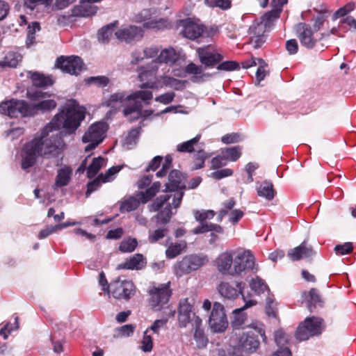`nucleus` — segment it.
Returning <instances> with one entry per match:
<instances>
[{
    "label": "nucleus",
    "mask_w": 356,
    "mask_h": 356,
    "mask_svg": "<svg viewBox=\"0 0 356 356\" xmlns=\"http://www.w3.org/2000/svg\"><path fill=\"white\" fill-rule=\"evenodd\" d=\"M243 215L244 212L241 209H234L229 213V220L233 225H236Z\"/></svg>",
    "instance_id": "64"
},
{
    "label": "nucleus",
    "mask_w": 356,
    "mask_h": 356,
    "mask_svg": "<svg viewBox=\"0 0 356 356\" xmlns=\"http://www.w3.org/2000/svg\"><path fill=\"white\" fill-rule=\"evenodd\" d=\"M183 195L182 191L162 195L148 205L147 207L150 212L158 211L157 214L154 216L158 225H165L170 222L172 216V207L177 209L180 206Z\"/></svg>",
    "instance_id": "3"
},
{
    "label": "nucleus",
    "mask_w": 356,
    "mask_h": 356,
    "mask_svg": "<svg viewBox=\"0 0 356 356\" xmlns=\"http://www.w3.org/2000/svg\"><path fill=\"white\" fill-rule=\"evenodd\" d=\"M159 68L156 63L153 60L151 63L149 67H146L144 66H141L138 69V79L143 82V83H146L147 81H153L151 79L152 77H154L156 74ZM155 80H154V81Z\"/></svg>",
    "instance_id": "31"
},
{
    "label": "nucleus",
    "mask_w": 356,
    "mask_h": 356,
    "mask_svg": "<svg viewBox=\"0 0 356 356\" xmlns=\"http://www.w3.org/2000/svg\"><path fill=\"white\" fill-rule=\"evenodd\" d=\"M0 113L10 118L28 117L30 116L29 104L24 100L6 101L0 104Z\"/></svg>",
    "instance_id": "10"
},
{
    "label": "nucleus",
    "mask_w": 356,
    "mask_h": 356,
    "mask_svg": "<svg viewBox=\"0 0 356 356\" xmlns=\"http://www.w3.org/2000/svg\"><path fill=\"white\" fill-rule=\"evenodd\" d=\"M148 330L144 332L143 337L141 341V350L143 352L149 353L153 348V341L150 335L147 334Z\"/></svg>",
    "instance_id": "53"
},
{
    "label": "nucleus",
    "mask_w": 356,
    "mask_h": 356,
    "mask_svg": "<svg viewBox=\"0 0 356 356\" xmlns=\"http://www.w3.org/2000/svg\"><path fill=\"white\" fill-rule=\"evenodd\" d=\"M27 98L31 101L29 104L30 116H34L40 113L51 112L57 106L54 95L40 90L27 91Z\"/></svg>",
    "instance_id": "4"
},
{
    "label": "nucleus",
    "mask_w": 356,
    "mask_h": 356,
    "mask_svg": "<svg viewBox=\"0 0 356 356\" xmlns=\"http://www.w3.org/2000/svg\"><path fill=\"white\" fill-rule=\"evenodd\" d=\"M140 202L139 197L130 196L121 202L120 210L122 213L131 212L137 209Z\"/></svg>",
    "instance_id": "35"
},
{
    "label": "nucleus",
    "mask_w": 356,
    "mask_h": 356,
    "mask_svg": "<svg viewBox=\"0 0 356 356\" xmlns=\"http://www.w3.org/2000/svg\"><path fill=\"white\" fill-rule=\"evenodd\" d=\"M192 313V305L187 298L181 300L179 307V323L181 327H186L190 322Z\"/></svg>",
    "instance_id": "28"
},
{
    "label": "nucleus",
    "mask_w": 356,
    "mask_h": 356,
    "mask_svg": "<svg viewBox=\"0 0 356 356\" xmlns=\"http://www.w3.org/2000/svg\"><path fill=\"white\" fill-rule=\"evenodd\" d=\"M31 78L33 84L36 87H45L53 84L51 77L37 72L33 73Z\"/></svg>",
    "instance_id": "43"
},
{
    "label": "nucleus",
    "mask_w": 356,
    "mask_h": 356,
    "mask_svg": "<svg viewBox=\"0 0 356 356\" xmlns=\"http://www.w3.org/2000/svg\"><path fill=\"white\" fill-rule=\"evenodd\" d=\"M207 156L204 151L200 150L194 155V169H200L204 166Z\"/></svg>",
    "instance_id": "56"
},
{
    "label": "nucleus",
    "mask_w": 356,
    "mask_h": 356,
    "mask_svg": "<svg viewBox=\"0 0 356 356\" xmlns=\"http://www.w3.org/2000/svg\"><path fill=\"white\" fill-rule=\"evenodd\" d=\"M243 297L244 296H243ZM243 300L245 302V305L233 312L234 318L232 321V325L235 328H239L246 320V315L242 311L257 304V301L254 300H246L245 298H243Z\"/></svg>",
    "instance_id": "27"
},
{
    "label": "nucleus",
    "mask_w": 356,
    "mask_h": 356,
    "mask_svg": "<svg viewBox=\"0 0 356 356\" xmlns=\"http://www.w3.org/2000/svg\"><path fill=\"white\" fill-rule=\"evenodd\" d=\"M221 153L224 156L226 161H236L242 154V147L235 146L229 148L222 149Z\"/></svg>",
    "instance_id": "39"
},
{
    "label": "nucleus",
    "mask_w": 356,
    "mask_h": 356,
    "mask_svg": "<svg viewBox=\"0 0 356 356\" xmlns=\"http://www.w3.org/2000/svg\"><path fill=\"white\" fill-rule=\"evenodd\" d=\"M86 110L73 99L68 100L60 111L42 131L39 138L27 143L22 150V168L27 169L33 166L38 157L54 159L55 165H59L63 160V141L58 135L47 138L53 130L63 128L68 134L74 133L85 118Z\"/></svg>",
    "instance_id": "1"
},
{
    "label": "nucleus",
    "mask_w": 356,
    "mask_h": 356,
    "mask_svg": "<svg viewBox=\"0 0 356 356\" xmlns=\"http://www.w3.org/2000/svg\"><path fill=\"white\" fill-rule=\"evenodd\" d=\"M106 131V124L97 122L92 124L82 138L83 143L89 144L85 147L86 152L95 149L104 139Z\"/></svg>",
    "instance_id": "9"
},
{
    "label": "nucleus",
    "mask_w": 356,
    "mask_h": 356,
    "mask_svg": "<svg viewBox=\"0 0 356 356\" xmlns=\"http://www.w3.org/2000/svg\"><path fill=\"white\" fill-rule=\"evenodd\" d=\"M200 135L188 141L184 142L177 145V151L179 152H192L194 150V146L199 142Z\"/></svg>",
    "instance_id": "45"
},
{
    "label": "nucleus",
    "mask_w": 356,
    "mask_h": 356,
    "mask_svg": "<svg viewBox=\"0 0 356 356\" xmlns=\"http://www.w3.org/2000/svg\"><path fill=\"white\" fill-rule=\"evenodd\" d=\"M124 165L113 166L105 173H101L99 178L102 179V182L107 183L115 179L116 175L123 168Z\"/></svg>",
    "instance_id": "46"
},
{
    "label": "nucleus",
    "mask_w": 356,
    "mask_h": 356,
    "mask_svg": "<svg viewBox=\"0 0 356 356\" xmlns=\"http://www.w3.org/2000/svg\"><path fill=\"white\" fill-rule=\"evenodd\" d=\"M209 324L214 332H222L227 327L228 321L224 307L220 302H214L209 316Z\"/></svg>",
    "instance_id": "12"
},
{
    "label": "nucleus",
    "mask_w": 356,
    "mask_h": 356,
    "mask_svg": "<svg viewBox=\"0 0 356 356\" xmlns=\"http://www.w3.org/2000/svg\"><path fill=\"white\" fill-rule=\"evenodd\" d=\"M194 339H195L197 345L199 348H202L207 346V339L206 338L202 329H195L194 333Z\"/></svg>",
    "instance_id": "55"
},
{
    "label": "nucleus",
    "mask_w": 356,
    "mask_h": 356,
    "mask_svg": "<svg viewBox=\"0 0 356 356\" xmlns=\"http://www.w3.org/2000/svg\"><path fill=\"white\" fill-rule=\"evenodd\" d=\"M297 37L301 44L308 49L314 47L317 39L314 36V33L309 24L299 23L296 27Z\"/></svg>",
    "instance_id": "17"
},
{
    "label": "nucleus",
    "mask_w": 356,
    "mask_h": 356,
    "mask_svg": "<svg viewBox=\"0 0 356 356\" xmlns=\"http://www.w3.org/2000/svg\"><path fill=\"white\" fill-rule=\"evenodd\" d=\"M180 24L183 26L181 31L183 35L191 40L197 38L204 31L203 25L198 22L193 21L190 18L180 21Z\"/></svg>",
    "instance_id": "19"
},
{
    "label": "nucleus",
    "mask_w": 356,
    "mask_h": 356,
    "mask_svg": "<svg viewBox=\"0 0 356 356\" xmlns=\"http://www.w3.org/2000/svg\"><path fill=\"white\" fill-rule=\"evenodd\" d=\"M149 303L155 311H159L168 302L172 294L171 283L152 282L148 289Z\"/></svg>",
    "instance_id": "5"
},
{
    "label": "nucleus",
    "mask_w": 356,
    "mask_h": 356,
    "mask_svg": "<svg viewBox=\"0 0 356 356\" xmlns=\"http://www.w3.org/2000/svg\"><path fill=\"white\" fill-rule=\"evenodd\" d=\"M96 7L92 6L87 0L82 1L79 5L76 6L72 10V15L74 17H89L96 13Z\"/></svg>",
    "instance_id": "29"
},
{
    "label": "nucleus",
    "mask_w": 356,
    "mask_h": 356,
    "mask_svg": "<svg viewBox=\"0 0 356 356\" xmlns=\"http://www.w3.org/2000/svg\"><path fill=\"white\" fill-rule=\"evenodd\" d=\"M181 181V174L178 170H172L169 175L168 182L165 184L166 191H174L179 187Z\"/></svg>",
    "instance_id": "37"
},
{
    "label": "nucleus",
    "mask_w": 356,
    "mask_h": 356,
    "mask_svg": "<svg viewBox=\"0 0 356 356\" xmlns=\"http://www.w3.org/2000/svg\"><path fill=\"white\" fill-rule=\"evenodd\" d=\"M159 51L160 48L155 45L146 47L143 51L136 50L131 54L132 59L131 63L132 64H138L145 59L153 58L159 56Z\"/></svg>",
    "instance_id": "21"
},
{
    "label": "nucleus",
    "mask_w": 356,
    "mask_h": 356,
    "mask_svg": "<svg viewBox=\"0 0 356 356\" xmlns=\"http://www.w3.org/2000/svg\"><path fill=\"white\" fill-rule=\"evenodd\" d=\"M161 184L160 182L156 181L154 182L145 191L138 193L137 196L139 197L142 203L145 204L151 200L159 192Z\"/></svg>",
    "instance_id": "34"
},
{
    "label": "nucleus",
    "mask_w": 356,
    "mask_h": 356,
    "mask_svg": "<svg viewBox=\"0 0 356 356\" xmlns=\"http://www.w3.org/2000/svg\"><path fill=\"white\" fill-rule=\"evenodd\" d=\"M21 60V56L13 52H9L4 58L0 61V67H16Z\"/></svg>",
    "instance_id": "42"
},
{
    "label": "nucleus",
    "mask_w": 356,
    "mask_h": 356,
    "mask_svg": "<svg viewBox=\"0 0 356 356\" xmlns=\"http://www.w3.org/2000/svg\"><path fill=\"white\" fill-rule=\"evenodd\" d=\"M215 214L216 213L213 210H197L194 211L195 219L200 222H206L207 220L212 219Z\"/></svg>",
    "instance_id": "52"
},
{
    "label": "nucleus",
    "mask_w": 356,
    "mask_h": 356,
    "mask_svg": "<svg viewBox=\"0 0 356 356\" xmlns=\"http://www.w3.org/2000/svg\"><path fill=\"white\" fill-rule=\"evenodd\" d=\"M209 262V258L204 254H191L184 257L177 264L175 268L177 276L189 274L197 270Z\"/></svg>",
    "instance_id": "6"
},
{
    "label": "nucleus",
    "mask_w": 356,
    "mask_h": 356,
    "mask_svg": "<svg viewBox=\"0 0 356 356\" xmlns=\"http://www.w3.org/2000/svg\"><path fill=\"white\" fill-rule=\"evenodd\" d=\"M103 104L108 107H111L114 110H119L122 107L127 108L131 106L130 100L128 95L124 92H116L111 95L107 99H106Z\"/></svg>",
    "instance_id": "20"
},
{
    "label": "nucleus",
    "mask_w": 356,
    "mask_h": 356,
    "mask_svg": "<svg viewBox=\"0 0 356 356\" xmlns=\"http://www.w3.org/2000/svg\"><path fill=\"white\" fill-rule=\"evenodd\" d=\"M203 65H197L194 63H190L185 67V72L188 74L193 75L191 81L194 83L202 82L205 80L206 77H209V74L204 73Z\"/></svg>",
    "instance_id": "25"
},
{
    "label": "nucleus",
    "mask_w": 356,
    "mask_h": 356,
    "mask_svg": "<svg viewBox=\"0 0 356 356\" xmlns=\"http://www.w3.org/2000/svg\"><path fill=\"white\" fill-rule=\"evenodd\" d=\"M136 328L133 324H127L115 329L114 337L122 338L132 335Z\"/></svg>",
    "instance_id": "49"
},
{
    "label": "nucleus",
    "mask_w": 356,
    "mask_h": 356,
    "mask_svg": "<svg viewBox=\"0 0 356 356\" xmlns=\"http://www.w3.org/2000/svg\"><path fill=\"white\" fill-rule=\"evenodd\" d=\"M275 341L280 349L284 348L283 346L288 343V337L282 330H280L275 332Z\"/></svg>",
    "instance_id": "58"
},
{
    "label": "nucleus",
    "mask_w": 356,
    "mask_h": 356,
    "mask_svg": "<svg viewBox=\"0 0 356 356\" xmlns=\"http://www.w3.org/2000/svg\"><path fill=\"white\" fill-rule=\"evenodd\" d=\"M186 83V81L179 80L170 76H162L156 78L154 81H147L142 83L140 88L158 89L166 86L175 90H183Z\"/></svg>",
    "instance_id": "16"
},
{
    "label": "nucleus",
    "mask_w": 356,
    "mask_h": 356,
    "mask_svg": "<svg viewBox=\"0 0 356 356\" xmlns=\"http://www.w3.org/2000/svg\"><path fill=\"white\" fill-rule=\"evenodd\" d=\"M257 191L259 196L263 197L268 200L273 199L276 194L273 184L268 181L261 182L257 186Z\"/></svg>",
    "instance_id": "33"
},
{
    "label": "nucleus",
    "mask_w": 356,
    "mask_h": 356,
    "mask_svg": "<svg viewBox=\"0 0 356 356\" xmlns=\"http://www.w3.org/2000/svg\"><path fill=\"white\" fill-rule=\"evenodd\" d=\"M355 8V4L353 2H349L344 5L343 7L339 8L333 15L332 18L334 20L343 17L353 11Z\"/></svg>",
    "instance_id": "51"
},
{
    "label": "nucleus",
    "mask_w": 356,
    "mask_h": 356,
    "mask_svg": "<svg viewBox=\"0 0 356 356\" xmlns=\"http://www.w3.org/2000/svg\"><path fill=\"white\" fill-rule=\"evenodd\" d=\"M250 286L251 289L257 293H264L268 289L267 285L259 278L253 279Z\"/></svg>",
    "instance_id": "54"
},
{
    "label": "nucleus",
    "mask_w": 356,
    "mask_h": 356,
    "mask_svg": "<svg viewBox=\"0 0 356 356\" xmlns=\"http://www.w3.org/2000/svg\"><path fill=\"white\" fill-rule=\"evenodd\" d=\"M117 24V22L114 23H111L102 29H100L98 32V40L102 43H108L110 39L113 36V33L114 32V28Z\"/></svg>",
    "instance_id": "41"
},
{
    "label": "nucleus",
    "mask_w": 356,
    "mask_h": 356,
    "mask_svg": "<svg viewBox=\"0 0 356 356\" xmlns=\"http://www.w3.org/2000/svg\"><path fill=\"white\" fill-rule=\"evenodd\" d=\"M115 35L120 41L130 42L142 38L143 31L137 26H129L118 30L115 32Z\"/></svg>",
    "instance_id": "22"
},
{
    "label": "nucleus",
    "mask_w": 356,
    "mask_h": 356,
    "mask_svg": "<svg viewBox=\"0 0 356 356\" xmlns=\"http://www.w3.org/2000/svg\"><path fill=\"white\" fill-rule=\"evenodd\" d=\"M323 329L322 318L315 316L308 317L298 325L296 335L300 341L307 340L311 337L320 334Z\"/></svg>",
    "instance_id": "8"
},
{
    "label": "nucleus",
    "mask_w": 356,
    "mask_h": 356,
    "mask_svg": "<svg viewBox=\"0 0 356 356\" xmlns=\"http://www.w3.org/2000/svg\"><path fill=\"white\" fill-rule=\"evenodd\" d=\"M196 51L200 63L205 69L215 66L223 58V56L218 53L212 45L199 47Z\"/></svg>",
    "instance_id": "15"
},
{
    "label": "nucleus",
    "mask_w": 356,
    "mask_h": 356,
    "mask_svg": "<svg viewBox=\"0 0 356 356\" xmlns=\"http://www.w3.org/2000/svg\"><path fill=\"white\" fill-rule=\"evenodd\" d=\"M304 300L307 303V307L310 312H313L316 306H323L322 298L316 289L312 288L309 291H305L302 293Z\"/></svg>",
    "instance_id": "30"
},
{
    "label": "nucleus",
    "mask_w": 356,
    "mask_h": 356,
    "mask_svg": "<svg viewBox=\"0 0 356 356\" xmlns=\"http://www.w3.org/2000/svg\"><path fill=\"white\" fill-rule=\"evenodd\" d=\"M214 266L222 275L238 277L255 267V257L248 250H227L214 260Z\"/></svg>",
    "instance_id": "2"
},
{
    "label": "nucleus",
    "mask_w": 356,
    "mask_h": 356,
    "mask_svg": "<svg viewBox=\"0 0 356 356\" xmlns=\"http://www.w3.org/2000/svg\"><path fill=\"white\" fill-rule=\"evenodd\" d=\"M138 245V241L136 238H129L123 240L119 246V250L122 252H132Z\"/></svg>",
    "instance_id": "50"
},
{
    "label": "nucleus",
    "mask_w": 356,
    "mask_h": 356,
    "mask_svg": "<svg viewBox=\"0 0 356 356\" xmlns=\"http://www.w3.org/2000/svg\"><path fill=\"white\" fill-rule=\"evenodd\" d=\"M136 292L134 284L131 281L118 279L110 284L109 295L117 300H129Z\"/></svg>",
    "instance_id": "11"
},
{
    "label": "nucleus",
    "mask_w": 356,
    "mask_h": 356,
    "mask_svg": "<svg viewBox=\"0 0 356 356\" xmlns=\"http://www.w3.org/2000/svg\"><path fill=\"white\" fill-rule=\"evenodd\" d=\"M168 233L166 227H160L154 230H149L148 234V241L151 243H156L164 238Z\"/></svg>",
    "instance_id": "48"
},
{
    "label": "nucleus",
    "mask_w": 356,
    "mask_h": 356,
    "mask_svg": "<svg viewBox=\"0 0 356 356\" xmlns=\"http://www.w3.org/2000/svg\"><path fill=\"white\" fill-rule=\"evenodd\" d=\"M108 79L104 76H92L88 79V83L103 87L108 83Z\"/></svg>",
    "instance_id": "62"
},
{
    "label": "nucleus",
    "mask_w": 356,
    "mask_h": 356,
    "mask_svg": "<svg viewBox=\"0 0 356 356\" xmlns=\"http://www.w3.org/2000/svg\"><path fill=\"white\" fill-rule=\"evenodd\" d=\"M146 260L141 254H136L119 264L118 269L140 270L146 265Z\"/></svg>",
    "instance_id": "24"
},
{
    "label": "nucleus",
    "mask_w": 356,
    "mask_h": 356,
    "mask_svg": "<svg viewBox=\"0 0 356 356\" xmlns=\"http://www.w3.org/2000/svg\"><path fill=\"white\" fill-rule=\"evenodd\" d=\"M273 15V13H268L262 17L260 22H254L249 29L250 35H263L266 31V24L270 21Z\"/></svg>",
    "instance_id": "32"
},
{
    "label": "nucleus",
    "mask_w": 356,
    "mask_h": 356,
    "mask_svg": "<svg viewBox=\"0 0 356 356\" xmlns=\"http://www.w3.org/2000/svg\"><path fill=\"white\" fill-rule=\"evenodd\" d=\"M242 140V138L239 134L232 133L223 136L221 138V141L225 144L236 143Z\"/></svg>",
    "instance_id": "60"
},
{
    "label": "nucleus",
    "mask_w": 356,
    "mask_h": 356,
    "mask_svg": "<svg viewBox=\"0 0 356 356\" xmlns=\"http://www.w3.org/2000/svg\"><path fill=\"white\" fill-rule=\"evenodd\" d=\"M353 245L351 243H345L342 245H337L334 248V251L337 254L344 255L349 254L353 250Z\"/></svg>",
    "instance_id": "59"
},
{
    "label": "nucleus",
    "mask_w": 356,
    "mask_h": 356,
    "mask_svg": "<svg viewBox=\"0 0 356 356\" xmlns=\"http://www.w3.org/2000/svg\"><path fill=\"white\" fill-rule=\"evenodd\" d=\"M242 285V282H236V286H234L229 282L222 281L217 286V291L223 298L234 300L243 293V287Z\"/></svg>",
    "instance_id": "18"
},
{
    "label": "nucleus",
    "mask_w": 356,
    "mask_h": 356,
    "mask_svg": "<svg viewBox=\"0 0 356 356\" xmlns=\"http://www.w3.org/2000/svg\"><path fill=\"white\" fill-rule=\"evenodd\" d=\"M258 334H260L263 340L266 341V337L262 327H254V330L247 334H243L239 341V345L242 350L248 353L255 351L259 346V341L257 339Z\"/></svg>",
    "instance_id": "13"
},
{
    "label": "nucleus",
    "mask_w": 356,
    "mask_h": 356,
    "mask_svg": "<svg viewBox=\"0 0 356 356\" xmlns=\"http://www.w3.org/2000/svg\"><path fill=\"white\" fill-rule=\"evenodd\" d=\"M52 2L53 0H24L25 6L31 10H34L38 5L48 7L52 4Z\"/></svg>",
    "instance_id": "57"
},
{
    "label": "nucleus",
    "mask_w": 356,
    "mask_h": 356,
    "mask_svg": "<svg viewBox=\"0 0 356 356\" xmlns=\"http://www.w3.org/2000/svg\"><path fill=\"white\" fill-rule=\"evenodd\" d=\"M314 254V251L312 248L311 246L308 247L305 241L288 252L289 258L293 261L309 258Z\"/></svg>",
    "instance_id": "23"
},
{
    "label": "nucleus",
    "mask_w": 356,
    "mask_h": 356,
    "mask_svg": "<svg viewBox=\"0 0 356 356\" xmlns=\"http://www.w3.org/2000/svg\"><path fill=\"white\" fill-rule=\"evenodd\" d=\"M239 68V65L235 61H225L217 67L218 70L232 71Z\"/></svg>",
    "instance_id": "63"
},
{
    "label": "nucleus",
    "mask_w": 356,
    "mask_h": 356,
    "mask_svg": "<svg viewBox=\"0 0 356 356\" xmlns=\"http://www.w3.org/2000/svg\"><path fill=\"white\" fill-rule=\"evenodd\" d=\"M159 52V56L153 60L158 66L163 63L172 65L179 58L178 54L172 47L164 49Z\"/></svg>",
    "instance_id": "26"
},
{
    "label": "nucleus",
    "mask_w": 356,
    "mask_h": 356,
    "mask_svg": "<svg viewBox=\"0 0 356 356\" xmlns=\"http://www.w3.org/2000/svg\"><path fill=\"white\" fill-rule=\"evenodd\" d=\"M152 97L153 94L149 90H138L128 95L131 106H127V108H124V115L126 117H129L130 115V121H132L134 119H138L140 115V110L141 109L142 105L140 102L137 101V99H140L144 102L146 105H148L149 104V102Z\"/></svg>",
    "instance_id": "7"
},
{
    "label": "nucleus",
    "mask_w": 356,
    "mask_h": 356,
    "mask_svg": "<svg viewBox=\"0 0 356 356\" xmlns=\"http://www.w3.org/2000/svg\"><path fill=\"white\" fill-rule=\"evenodd\" d=\"M106 164V159L103 157L99 156L94 158L92 163L88 166L87 174L89 178L94 177L99 170Z\"/></svg>",
    "instance_id": "40"
},
{
    "label": "nucleus",
    "mask_w": 356,
    "mask_h": 356,
    "mask_svg": "<svg viewBox=\"0 0 356 356\" xmlns=\"http://www.w3.org/2000/svg\"><path fill=\"white\" fill-rule=\"evenodd\" d=\"M186 242L182 241L179 243H171L165 251L167 258L173 259L180 254L186 248Z\"/></svg>",
    "instance_id": "36"
},
{
    "label": "nucleus",
    "mask_w": 356,
    "mask_h": 356,
    "mask_svg": "<svg viewBox=\"0 0 356 356\" xmlns=\"http://www.w3.org/2000/svg\"><path fill=\"white\" fill-rule=\"evenodd\" d=\"M40 30V24L37 22H32L27 28V37L26 44L27 47L35 44V33Z\"/></svg>",
    "instance_id": "47"
},
{
    "label": "nucleus",
    "mask_w": 356,
    "mask_h": 356,
    "mask_svg": "<svg viewBox=\"0 0 356 356\" xmlns=\"http://www.w3.org/2000/svg\"><path fill=\"white\" fill-rule=\"evenodd\" d=\"M72 169L67 166H64L58 171L56 179V185L58 187L66 186L70 179Z\"/></svg>",
    "instance_id": "38"
},
{
    "label": "nucleus",
    "mask_w": 356,
    "mask_h": 356,
    "mask_svg": "<svg viewBox=\"0 0 356 356\" xmlns=\"http://www.w3.org/2000/svg\"><path fill=\"white\" fill-rule=\"evenodd\" d=\"M170 26V23L165 19H152L145 22L143 26L146 29L161 30L168 28Z\"/></svg>",
    "instance_id": "44"
},
{
    "label": "nucleus",
    "mask_w": 356,
    "mask_h": 356,
    "mask_svg": "<svg viewBox=\"0 0 356 356\" xmlns=\"http://www.w3.org/2000/svg\"><path fill=\"white\" fill-rule=\"evenodd\" d=\"M56 66L65 73L77 75L82 70L83 62L81 58L76 56H61L57 58Z\"/></svg>",
    "instance_id": "14"
},
{
    "label": "nucleus",
    "mask_w": 356,
    "mask_h": 356,
    "mask_svg": "<svg viewBox=\"0 0 356 356\" xmlns=\"http://www.w3.org/2000/svg\"><path fill=\"white\" fill-rule=\"evenodd\" d=\"M234 172L232 169L225 168L218 170L211 173V177L216 179H221L222 178L232 176Z\"/></svg>",
    "instance_id": "61"
}]
</instances>
